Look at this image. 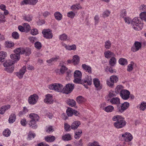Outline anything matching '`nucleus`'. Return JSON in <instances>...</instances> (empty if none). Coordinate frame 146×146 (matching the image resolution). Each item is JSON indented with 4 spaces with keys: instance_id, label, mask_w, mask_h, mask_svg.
<instances>
[{
    "instance_id": "f257e3e1",
    "label": "nucleus",
    "mask_w": 146,
    "mask_h": 146,
    "mask_svg": "<svg viewBox=\"0 0 146 146\" xmlns=\"http://www.w3.org/2000/svg\"><path fill=\"white\" fill-rule=\"evenodd\" d=\"M74 82L75 83L82 84L87 83L89 85L92 84V80L91 78L81 80L82 73L79 70H76L74 72Z\"/></svg>"
},
{
    "instance_id": "f03ea898",
    "label": "nucleus",
    "mask_w": 146,
    "mask_h": 146,
    "mask_svg": "<svg viewBox=\"0 0 146 146\" xmlns=\"http://www.w3.org/2000/svg\"><path fill=\"white\" fill-rule=\"evenodd\" d=\"M112 120L114 121H115L113 125L114 127L117 129L123 128L126 124V122L124 120V118L120 115L114 116L113 117Z\"/></svg>"
},
{
    "instance_id": "7ed1b4c3",
    "label": "nucleus",
    "mask_w": 146,
    "mask_h": 146,
    "mask_svg": "<svg viewBox=\"0 0 146 146\" xmlns=\"http://www.w3.org/2000/svg\"><path fill=\"white\" fill-rule=\"evenodd\" d=\"M131 24L132 27L136 30H140L143 28V24L138 19L137 17H135L131 21Z\"/></svg>"
},
{
    "instance_id": "20e7f679",
    "label": "nucleus",
    "mask_w": 146,
    "mask_h": 146,
    "mask_svg": "<svg viewBox=\"0 0 146 146\" xmlns=\"http://www.w3.org/2000/svg\"><path fill=\"white\" fill-rule=\"evenodd\" d=\"M29 117L31 119L30 121L29 125L30 127L33 129H36L37 126L36 123V121H38L39 117L37 115L34 113H32L29 115Z\"/></svg>"
},
{
    "instance_id": "39448f33",
    "label": "nucleus",
    "mask_w": 146,
    "mask_h": 146,
    "mask_svg": "<svg viewBox=\"0 0 146 146\" xmlns=\"http://www.w3.org/2000/svg\"><path fill=\"white\" fill-rule=\"evenodd\" d=\"M13 60H8L3 63L4 66L5 67V70L7 72L11 73L13 71L14 68L12 66L13 64Z\"/></svg>"
},
{
    "instance_id": "423d86ee",
    "label": "nucleus",
    "mask_w": 146,
    "mask_h": 146,
    "mask_svg": "<svg viewBox=\"0 0 146 146\" xmlns=\"http://www.w3.org/2000/svg\"><path fill=\"white\" fill-rule=\"evenodd\" d=\"M48 88L50 90H54L59 92H62L63 86L61 84L56 83L49 85Z\"/></svg>"
},
{
    "instance_id": "0eeeda50",
    "label": "nucleus",
    "mask_w": 146,
    "mask_h": 146,
    "mask_svg": "<svg viewBox=\"0 0 146 146\" xmlns=\"http://www.w3.org/2000/svg\"><path fill=\"white\" fill-rule=\"evenodd\" d=\"M129 103L127 102H125L121 104V105H118L117 106V111L120 113H123L129 107Z\"/></svg>"
},
{
    "instance_id": "6e6552de",
    "label": "nucleus",
    "mask_w": 146,
    "mask_h": 146,
    "mask_svg": "<svg viewBox=\"0 0 146 146\" xmlns=\"http://www.w3.org/2000/svg\"><path fill=\"white\" fill-rule=\"evenodd\" d=\"M74 88V85L72 84L68 83L62 89L63 93L68 94L70 93Z\"/></svg>"
},
{
    "instance_id": "1a4fd4ad",
    "label": "nucleus",
    "mask_w": 146,
    "mask_h": 146,
    "mask_svg": "<svg viewBox=\"0 0 146 146\" xmlns=\"http://www.w3.org/2000/svg\"><path fill=\"white\" fill-rule=\"evenodd\" d=\"M17 53H20V54H25L26 56H29L31 54V49L29 48H23L20 47L17 48V50H16Z\"/></svg>"
},
{
    "instance_id": "9d476101",
    "label": "nucleus",
    "mask_w": 146,
    "mask_h": 146,
    "mask_svg": "<svg viewBox=\"0 0 146 146\" xmlns=\"http://www.w3.org/2000/svg\"><path fill=\"white\" fill-rule=\"evenodd\" d=\"M43 36L46 39H51L53 37L52 31L50 29H43L42 31Z\"/></svg>"
},
{
    "instance_id": "9b49d317",
    "label": "nucleus",
    "mask_w": 146,
    "mask_h": 146,
    "mask_svg": "<svg viewBox=\"0 0 146 146\" xmlns=\"http://www.w3.org/2000/svg\"><path fill=\"white\" fill-rule=\"evenodd\" d=\"M118 80L117 77L115 76H111L110 78L109 81L107 82V83L110 87H112L114 85V83H116Z\"/></svg>"
},
{
    "instance_id": "f8f14e48",
    "label": "nucleus",
    "mask_w": 146,
    "mask_h": 146,
    "mask_svg": "<svg viewBox=\"0 0 146 146\" xmlns=\"http://www.w3.org/2000/svg\"><path fill=\"white\" fill-rule=\"evenodd\" d=\"M38 99V96L36 94H34L31 95L29 98L28 102L29 103L32 105H34L37 102Z\"/></svg>"
},
{
    "instance_id": "ddd939ff",
    "label": "nucleus",
    "mask_w": 146,
    "mask_h": 146,
    "mask_svg": "<svg viewBox=\"0 0 146 146\" xmlns=\"http://www.w3.org/2000/svg\"><path fill=\"white\" fill-rule=\"evenodd\" d=\"M17 50V48L14 50V52L15 54H11L10 55V57L11 59L13 61V63H15L19 61L20 58V53H17L16 50Z\"/></svg>"
},
{
    "instance_id": "4468645a",
    "label": "nucleus",
    "mask_w": 146,
    "mask_h": 146,
    "mask_svg": "<svg viewBox=\"0 0 146 146\" xmlns=\"http://www.w3.org/2000/svg\"><path fill=\"white\" fill-rule=\"evenodd\" d=\"M130 95V92L126 90H123L120 94L122 98L125 100H127L129 98Z\"/></svg>"
},
{
    "instance_id": "2eb2a0df",
    "label": "nucleus",
    "mask_w": 146,
    "mask_h": 146,
    "mask_svg": "<svg viewBox=\"0 0 146 146\" xmlns=\"http://www.w3.org/2000/svg\"><path fill=\"white\" fill-rule=\"evenodd\" d=\"M141 47V43L138 41H136L131 48V50L133 52H136L138 51Z\"/></svg>"
},
{
    "instance_id": "dca6fc26",
    "label": "nucleus",
    "mask_w": 146,
    "mask_h": 146,
    "mask_svg": "<svg viewBox=\"0 0 146 146\" xmlns=\"http://www.w3.org/2000/svg\"><path fill=\"white\" fill-rule=\"evenodd\" d=\"M26 71V68L25 66H24L19 71L16 73V76L20 79L23 78V76Z\"/></svg>"
},
{
    "instance_id": "f3484780",
    "label": "nucleus",
    "mask_w": 146,
    "mask_h": 146,
    "mask_svg": "<svg viewBox=\"0 0 146 146\" xmlns=\"http://www.w3.org/2000/svg\"><path fill=\"white\" fill-rule=\"evenodd\" d=\"M122 137H123L124 140L126 141H131L133 139L132 135L129 133L126 132L122 135Z\"/></svg>"
},
{
    "instance_id": "a211bd4d",
    "label": "nucleus",
    "mask_w": 146,
    "mask_h": 146,
    "mask_svg": "<svg viewBox=\"0 0 146 146\" xmlns=\"http://www.w3.org/2000/svg\"><path fill=\"white\" fill-rule=\"evenodd\" d=\"M94 84L97 90H100L102 88V86L100 84V81L97 78L93 79Z\"/></svg>"
},
{
    "instance_id": "6ab92c4d",
    "label": "nucleus",
    "mask_w": 146,
    "mask_h": 146,
    "mask_svg": "<svg viewBox=\"0 0 146 146\" xmlns=\"http://www.w3.org/2000/svg\"><path fill=\"white\" fill-rule=\"evenodd\" d=\"M38 0H24L22 2V5L29 4L31 5H35L38 2Z\"/></svg>"
},
{
    "instance_id": "aec40b11",
    "label": "nucleus",
    "mask_w": 146,
    "mask_h": 146,
    "mask_svg": "<svg viewBox=\"0 0 146 146\" xmlns=\"http://www.w3.org/2000/svg\"><path fill=\"white\" fill-rule=\"evenodd\" d=\"M110 102L113 104L120 105V99L118 97H114L112 98L110 100Z\"/></svg>"
},
{
    "instance_id": "412c9836",
    "label": "nucleus",
    "mask_w": 146,
    "mask_h": 146,
    "mask_svg": "<svg viewBox=\"0 0 146 146\" xmlns=\"http://www.w3.org/2000/svg\"><path fill=\"white\" fill-rule=\"evenodd\" d=\"M81 124V123L79 121H76L74 122L71 126V128L72 129H76Z\"/></svg>"
},
{
    "instance_id": "4be33fe9",
    "label": "nucleus",
    "mask_w": 146,
    "mask_h": 146,
    "mask_svg": "<svg viewBox=\"0 0 146 146\" xmlns=\"http://www.w3.org/2000/svg\"><path fill=\"white\" fill-rule=\"evenodd\" d=\"M10 105H8L2 106L0 108V113L1 114H3L7 110L10 108Z\"/></svg>"
},
{
    "instance_id": "5701e85b",
    "label": "nucleus",
    "mask_w": 146,
    "mask_h": 146,
    "mask_svg": "<svg viewBox=\"0 0 146 146\" xmlns=\"http://www.w3.org/2000/svg\"><path fill=\"white\" fill-rule=\"evenodd\" d=\"M46 141L48 142H51L54 141L55 137L54 136L49 135L45 137Z\"/></svg>"
},
{
    "instance_id": "b1692460",
    "label": "nucleus",
    "mask_w": 146,
    "mask_h": 146,
    "mask_svg": "<svg viewBox=\"0 0 146 146\" xmlns=\"http://www.w3.org/2000/svg\"><path fill=\"white\" fill-rule=\"evenodd\" d=\"M105 57L107 58H111V56L113 57L115 56L114 54L109 50L105 52L104 53Z\"/></svg>"
},
{
    "instance_id": "393cba45",
    "label": "nucleus",
    "mask_w": 146,
    "mask_h": 146,
    "mask_svg": "<svg viewBox=\"0 0 146 146\" xmlns=\"http://www.w3.org/2000/svg\"><path fill=\"white\" fill-rule=\"evenodd\" d=\"M72 60H73V62L74 65L78 64L79 63L80 61L79 56L77 55H74L73 56Z\"/></svg>"
},
{
    "instance_id": "a878e982",
    "label": "nucleus",
    "mask_w": 146,
    "mask_h": 146,
    "mask_svg": "<svg viewBox=\"0 0 146 146\" xmlns=\"http://www.w3.org/2000/svg\"><path fill=\"white\" fill-rule=\"evenodd\" d=\"M82 67L86 72L89 73L92 72V68L90 66L86 65L85 64H83L82 65Z\"/></svg>"
},
{
    "instance_id": "bb28decb",
    "label": "nucleus",
    "mask_w": 146,
    "mask_h": 146,
    "mask_svg": "<svg viewBox=\"0 0 146 146\" xmlns=\"http://www.w3.org/2000/svg\"><path fill=\"white\" fill-rule=\"evenodd\" d=\"M66 103L72 107L76 105V102L74 100L68 99L66 101Z\"/></svg>"
},
{
    "instance_id": "cd10ccee",
    "label": "nucleus",
    "mask_w": 146,
    "mask_h": 146,
    "mask_svg": "<svg viewBox=\"0 0 146 146\" xmlns=\"http://www.w3.org/2000/svg\"><path fill=\"white\" fill-rule=\"evenodd\" d=\"M71 135L69 133L66 134L62 137V139L64 141H69L72 139Z\"/></svg>"
},
{
    "instance_id": "c85d7f7f",
    "label": "nucleus",
    "mask_w": 146,
    "mask_h": 146,
    "mask_svg": "<svg viewBox=\"0 0 146 146\" xmlns=\"http://www.w3.org/2000/svg\"><path fill=\"white\" fill-rule=\"evenodd\" d=\"M60 58L59 56H56L54 57H53L50 59L46 60V62L49 64H50L53 62H56Z\"/></svg>"
},
{
    "instance_id": "c756f323",
    "label": "nucleus",
    "mask_w": 146,
    "mask_h": 146,
    "mask_svg": "<svg viewBox=\"0 0 146 146\" xmlns=\"http://www.w3.org/2000/svg\"><path fill=\"white\" fill-rule=\"evenodd\" d=\"M16 119V115L13 113H12L9 119V123H12L15 121Z\"/></svg>"
},
{
    "instance_id": "7c9ffc66",
    "label": "nucleus",
    "mask_w": 146,
    "mask_h": 146,
    "mask_svg": "<svg viewBox=\"0 0 146 146\" xmlns=\"http://www.w3.org/2000/svg\"><path fill=\"white\" fill-rule=\"evenodd\" d=\"M103 110L107 112H111L114 110V107L112 106H108L103 108Z\"/></svg>"
},
{
    "instance_id": "2f4dec72",
    "label": "nucleus",
    "mask_w": 146,
    "mask_h": 146,
    "mask_svg": "<svg viewBox=\"0 0 146 146\" xmlns=\"http://www.w3.org/2000/svg\"><path fill=\"white\" fill-rule=\"evenodd\" d=\"M54 16L55 18L58 21L61 20L62 18V15L59 12H56L54 14Z\"/></svg>"
},
{
    "instance_id": "473e14b6",
    "label": "nucleus",
    "mask_w": 146,
    "mask_h": 146,
    "mask_svg": "<svg viewBox=\"0 0 146 146\" xmlns=\"http://www.w3.org/2000/svg\"><path fill=\"white\" fill-rule=\"evenodd\" d=\"M116 63V59L114 57H112L109 61L110 65L112 66H114Z\"/></svg>"
},
{
    "instance_id": "72a5a7b5",
    "label": "nucleus",
    "mask_w": 146,
    "mask_h": 146,
    "mask_svg": "<svg viewBox=\"0 0 146 146\" xmlns=\"http://www.w3.org/2000/svg\"><path fill=\"white\" fill-rule=\"evenodd\" d=\"M119 63L122 65H126L127 64V60L125 58H121L119 59Z\"/></svg>"
},
{
    "instance_id": "f704fd0d",
    "label": "nucleus",
    "mask_w": 146,
    "mask_h": 146,
    "mask_svg": "<svg viewBox=\"0 0 146 146\" xmlns=\"http://www.w3.org/2000/svg\"><path fill=\"white\" fill-rule=\"evenodd\" d=\"M123 88V86L121 85H119L117 86L115 89V92L117 94L120 93V94L121 92L123 90H122Z\"/></svg>"
},
{
    "instance_id": "c9c22d12",
    "label": "nucleus",
    "mask_w": 146,
    "mask_h": 146,
    "mask_svg": "<svg viewBox=\"0 0 146 146\" xmlns=\"http://www.w3.org/2000/svg\"><path fill=\"white\" fill-rule=\"evenodd\" d=\"M141 19L143 20L146 23V12H142L139 14Z\"/></svg>"
},
{
    "instance_id": "e433bc0d",
    "label": "nucleus",
    "mask_w": 146,
    "mask_h": 146,
    "mask_svg": "<svg viewBox=\"0 0 146 146\" xmlns=\"http://www.w3.org/2000/svg\"><path fill=\"white\" fill-rule=\"evenodd\" d=\"M82 133V130H79L75 133L74 138L76 139H78L81 137Z\"/></svg>"
},
{
    "instance_id": "4c0bfd02",
    "label": "nucleus",
    "mask_w": 146,
    "mask_h": 146,
    "mask_svg": "<svg viewBox=\"0 0 146 146\" xmlns=\"http://www.w3.org/2000/svg\"><path fill=\"white\" fill-rule=\"evenodd\" d=\"M66 112L68 116H71L73 114V109L71 108H68Z\"/></svg>"
},
{
    "instance_id": "58836bf2",
    "label": "nucleus",
    "mask_w": 146,
    "mask_h": 146,
    "mask_svg": "<svg viewBox=\"0 0 146 146\" xmlns=\"http://www.w3.org/2000/svg\"><path fill=\"white\" fill-rule=\"evenodd\" d=\"M11 133L10 131L8 129H5L3 132V135L7 137L9 136Z\"/></svg>"
},
{
    "instance_id": "ea45409f",
    "label": "nucleus",
    "mask_w": 146,
    "mask_h": 146,
    "mask_svg": "<svg viewBox=\"0 0 146 146\" xmlns=\"http://www.w3.org/2000/svg\"><path fill=\"white\" fill-rule=\"evenodd\" d=\"M32 18L33 16L32 15H28L25 16L23 19L25 20L30 22L32 20Z\"/></svg>"
},
{
    "instance_id": "a19ab883",
    "label": "nucleus",
    "mask_w": 146,
    "mask_h": 146,
    "mask_svg": "<svg viewBox=\"0 0 146 146\" xmlns=\"http://www.w3.org/2000/svg\"><path fill=\"white\" fill-rule=\"evenodd\" d=\"M105 47L107 49H109L111 47V45L110 41L109 40H107L105 42Z\"/></svg>"
},
{
    "instance_id": "79ce46f5",
    "label": "nucleus",
    "mask_w": 146,
    "mask_h": 146,
    "mask_svg": "<svg viewBox=\"0 0 146 146\" xmlns=\"http://www.w3.org/2000/svg\"><path fill=\"white\" fill-rule=\"evenodd\" d=\"M24 29H25V31L27 32L31 30V27L29 25L28 23H25L23 25Z\"/></svg>"
},
{
    "instance_id": "37998d69",
    "label": "nucleus",
    "mask_w": 146,
    "mask_h": 146,
    "mask_svg": "<svg viewBox=\"0 0 146 146\" xmlns=\"http://www.w3.org/2000/svg\"><path fill=\"white\" fill-rule=\"evenodd\" d=\"M84 98L81 96H78L76 98V101L79 104L82 103L84 102Z\"/></svg>"
},
{
    "instance_id": "c03bdc74",
    "label": "nucleus",
    "mask_w": 146,
    "mask_h": 146,
    "mask_svg": "<svg viewBox=\"0 0 146 146\" xmlns=\"http://www.w3.org/2000/svg\"><path fill=\"white\" fill-rule=\"evenodd\" d=\"M67 35L65 34H63L59 36V38L61 40H68Z\"/></svg>"
},
{
    "instance_id": "a18cd8bd",
    "label": "nucleus",
    "mask_w": 146,
    "mask_h": 146,
    "mask_svg": "<svg viewBox=\"0 0 146 146\" xmlns=\"http://www.w3.org/2000/svg\"><path fill=\"white\" fill-rule=\"evenodd\" d=\"M68 68L62 65L60 69V71L62 74H63Z\"/></svg>"
},
{
    "instance_id": "49530a36",
    "label": "nucleus",
    "mask_w": 146,
    "mask_h": 146,
    "mask_svg": "<svg viewBox=\"0 0 146 146\" xmlns=\"http://www.w3.org/2000/svg\"><path fill=\"white\" fill-rule=\"evenodd\" d=\"M35 46L37 49H40L42 47V44L41 43L39 42H36L35 43Z\"/></svg>"
},
{
    "instance_id": "de8ad7c7",
    "label": "nucleus",
    "mask_w": 146,
    "mask_h": 146,
    "mask_svg": "<svg viewBox=\"0 0 146 146\" xmlns=\"http://www.w3.org/2000/svg\"><path fill=\"white\" fill-rule=\"evenodd\" d=\"M36 135L35 133H33L31 131H30L29 132L28 135V139L29 140L31 139H32L34 138L35 136Z\"/></svg>"
},
{
    "instance_id": "09e8293b",
    "label": "nucleus",
    "mask_w": 146,
    "mask_h": 146,
    "mask_svg": "<svg viewBox=\"0 0 146 146\" xmlns=\"http://www.w3.org/2000/svg\"><path fill=\"white\" fill-rule=\"evenodd\" d=\"M140 110L142 111H144L146 108V103L142 102L140 107Z\"/></svg>"
},
{
    "instance_id": "8fccbe9b",
    "label": "nucleus",
    "mask_w": 146,
    "mask_h": 146,
    "mask_svg": "<svg viewBox=\"0 0 146 146\" xmlns=\"http://www.w3.org/2000/svg\"><path fill=\"white\" fill-rule=\"evenodd\" d=\"M64 128L66 131H69L71 130V126L67 123H64Z\"/></svg>"
},
{
    "instance_id": "3c124183",
    "label": "nucleus",
    "mask_w": 146,
    "mask_h": 146,
    "mask_svg": "<svg viewBox=\"0 0 146 146\" xmlns=\"http://www.w3.org/2000/svg\"><path fill=\"white\" fill-rule=\"evenodd\" d=\"M131 63L130 64H129L127 66V71L130 72L133 69V62H131Z\"/></svg>"
},
{
    "instance_id": "603ef678",
    "label": "nucleus",
    "mask_w": 146,
    "mask_h": 146,
    "mask_svg": "<svg viewBox=\"0 0 146 146\" xmlns=\"http://www.w3.org/2000/svg\"><path fill=\"white\" fill-rule=\"evenodd\" d=\"M110 13V11L108 10H106L104 12L103 16L104 18L106 17L109 16Z\"/></svg>"
},
{
    "instance_id": "864d4df0",
    "label": "nucleus",
    "mask_w": 146,
    "mask_h": 146,
    "mask_svg": "<svg viewBox=\"0 0 146 146\" xmlns=\"http://www.w3.org/2000/svg\"><path fill=\"white\" fill-rule=\"evenodd\" d=\"M5 45L6 47L10 48L13 46L14 43L13 42H5Z\"/></svg>"
},
{
    "instance_id": "5fc2aeb1",
    "label": "nucleus",
    "mask_w": 146,
    "mask_h": 146,
    "mask_svg": "<svg viewBox=\"0 0 146 146\" xmlns=\"http://www.w3.org/2000/svg\"><path fill=\"white\" fill-rule=\"evenodd\" d=\"M75 15V13L72 11L69 12L67 13V16L71 19L74 18Z\"/></svg>"
},
{
    "instance_id": "6e6d98bb",
    "label": "nucleus",
    "mask_w": 146,
    "mask_h": 146,
    "mask_svg": "<svg viewBox=\"0 0 146 146\" xmlns=\"http://www.w3.org/2000/svg\"><path fill=\"white\" fill-rule=\"evenodd\" d=\"M12 35L13 37L15 39H17L19 38V35L17 32H14L12 33Z\"/></svg>"
},
{
    "instance_id": "4d7b16f0",
    "label": "nucleus",
    "mask_w": 146,
    "mask_h": 146,
    "mask_svg": "<svg viewBox=\"0 0 146 146\" xmlns=\"http://www.w3.org/2000/svg\"><path fill=\"white\" fill-rule=\"evenodd\" d=\"M44 101L46 104H51L53 103V100L52 98H45Z\"/></svg>"
},
{
    "instance_id": "13d9d810",
    "label": "nucleus",
    "mask_w": 146,
    "mask_h": 146,
    "mask_svg": "<svg viewBox=\"0 0 146 146\" xmlns=\"http://www.w3.org/2000/svg\"><path fill=\"white\" fill-rule=\"evenodd\" d=\"M88 146H100L98 144V143L96 141L93 143H90L88 145Z\"/></svg>"
},
{
    "instance_id": "bf43d9fd",
    "label": "nucleus",
    "mask_w": 146,
    "mask_h": 146,
    "mask_svg": "<svg viewBox=\"0 0 146 146\" xmlns=\"http://www.w3.org/2000/svg\"><path fill=\"white\" fill-rule=\"evenodd\" d=\"M5 17L3 15L0 14V22L3 23L5 21Z\"/></svg>"
},
{
    "instance_id": "052dcab7",
    "label": "nucleus",
    "mask_w": 146,
    "mask_h": 146,
    "mask_svg": "<svg viewBox=\"0 0 146 146\" xmlns=\"http://www.w3.org/2000/svg\"><path fill=\"white\" fill-rule=\"evenodd\" d=\"M31 33L33 35H36L38 34V31L36 29H32L31 31Z\"/></svg>"
},
{
    "instance_id": "680f3d73",
    "label": "nucleus",
    "mask_w": 146,
    "mask_h": 146,
    "mask_svg": "<svg viewBox=\"0 0 146 146\" xmlns=\"http://www.w3.org/2000/svg\"><path fill=\"white\" fill-rule=\"evenodd\" d=\"M95 25H97L99 22V18L98 15H96L94 17Z\"/></svg>"
},
{
    "instance_id": "e2e57ef3",
    "label": "nucleus",
    "mask_w": 146,
    "mask_h": 146,
    "mask_svg": "<svg viewBox=\"0 0 146 146\" xmlns=\"http://www.w3.org/2000/svg\"><path fill=\"white\" fill-rule=\"evenodd\" d=\"M139 9L140 10L144 11V12L146 11V5H141L139 7Z\"/></svg>"
},
{
    "instance_id": "0e129e2a",
    "label": "nucleus",
    "mask_w": 146,
    "mask_h": 146,
    "mask_svg": "<svg viewBox=\"0 0 146 146\" xmlns=\"http://www.w3.org/2000/svg\"><path fill=\"white\" fill-rule=\"evenodd\" d=\"M45 23V21L44 20H39L37 22V23L38 25L41 26L44 24Z\"/></svg>"
},
{
    "instance_id": "69168bd1",
    "label": "nucleus",
    "mask_w": 146,
    "mask_h": 146,
    "mask_svg": "<svg viewBox=\"0 0 146 146\" xmlns=\"http://www.w3.org/2000/svg\"><path fill=\"white\" fill-rule=\"evenodd\" d=\"M18 29L21 32H25V29H24V27H23V26L20 25L18 26Z\"/></svg>"
},
{
    "instance_id": "338daca9",
    "label": "nucleus",
    "mask_w": 146,
    "mask_h": 146,
    "mask_svg": "<svg viewBox=\"0 0 146 146\" xmlns=\"http://www.w3.org/2000/svg\"><path fill=\"white\" fill-rule=\"evenodd\" d=\"M124 20L125 23L128 24H129L132 21L131 19L129 18H125Z\"/></svg>"
},
{
    "instance_id": "774afa93",
    "label": "nucleus",
    "mask_w": 146,
    "mask_h": 146,
    "mask_svg": "<svg viewBox=\"0 0 146 146\" xmlns=\"http://www.w3.org/2000/svg\"><path fill=\"white\" fill-rule=\"evenodd\" d=\"M29 39L32 42H33L36 40V38L35 37H30L29 38Z\"/></svg>"
}]
</instances>
